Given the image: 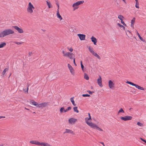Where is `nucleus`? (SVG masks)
Returning <instances> with one entry per match:
<instances>
[{
  "instance_id": "nucleus-1",
  "label": "nucleus",
  "mask_w": 146,
  "mask_h": 146,
  "mask_svg": "<svg viewBox=\"0 0 146 146\" xmlns=\"http://www.w3.org/2000/svg\"><path fill=\"white\" fill-rule=\"evenodd\" d=\"M14 33V31L11 29H6L0 33V37L3 38L8 35Z\"/></svg>"
},
{
  "instance_id": "nucleus-2",
  "label": "nucleus",
  "mask_w": 146,
  "mask_h": 146,
  "mask_svg": "<svg viewBox=\"0 0 146 146\" xmlns=\"http://www.w3.org/2000/svg\"><path fill=\"white\" fill-rule=\"evenodd\" d=\"M35 9L33 5L32 4L31 2H29V3L28 5L27 8V12L31 14L33 12V9Z\"/></svg>"
},
{
  "instance_id": "nucleus-3",
  "label": "nucleus",
  "mask_w": 146,
  "mask_h": 146,
  "mask_svg": "<svg viewBox=\"0 0 146 146\" xmlns=\"http://www.w3.org/2000/svg\"><path fill=\"white\" fill-rule=\"evenodd\" d=\"M84 3V1H78L74 3L72 5V7H74V10H75L76 9H77L78 7V5L81 4H83Z\"/></svg>"
},
{
  "instance_id": "nucleus-4",
  "label": "nucleus",
  "mask_w": 146,
  "mask_h": 146,
  "mask_svg": "<svg viewBox=\"0 0 146 146\" xmlns=\"http://www.w3.org/2000/svg\"><path fill=\"white\" fill-rule=\"evenodd\" d=\"M85 120L86 124L91 127L94 129L96 128L97 126L96 124L93 123L92 122H89L87 120V118H85Z\"/></svg>"
},
{
  "instance_id": "nucleus-5",
  "label": "nucleus",
  "mask_w": 146,
  "mask_h": 146,
  "mask_svg": "<svg viewBox=\"0 0 146 146\" xmlns=\"http://www.w3.org/2000/svg\"><path fill=\"white\" fill-rule=\"evenodd\" d=\"M126 83L129 84L131 85H132L133 86H135L136 88H137L138 89L141 90H144V88L141 87L139 85H138L137 84H134L133 83L131 82H129L128 81H127L126 82Z\"/></svg>"
},
{
  "instance_id": "nucleus-6",
  "label": "nucleus",
  "mask_w": 146,
  "mask_h": 146,
  "mask_svg": "<svg viewBox=\"0 0 146 146\" xmlns=\"http://www.w3.org/2000/svg\"><path fill=\"white\" fill-rule=\"evenodd\" d=\"M120 119L124 121H126L127 120H131L132 119V116H125L124 117H121Z\"/></svg>"
},
{
  "instance_id": "nucleus-7",
  "label": "nucleus",
  "mask_w": 146,
  "mask_h": 146,
  "mask_svg": "<svg viewBox=\"0 0 146 146\" xmlns=\"http://www.w3.org/2000/svg\"><path fill=\"white\" fill-rule=\"evenodd\" d=\"M13 27L14 28L15 30H17L19 33H23V29L19 28L18 27L16 26H13Z\"/></svg>"
},
{
  "instance_id": "nucleus-8",
  "label": "nucleus",
  "mask_w": 146,
  "mask_h": 146,
  "mask_svg": "<svg viewBox=\"0 0 146 146\" xmlns=\"http://www.w3.org/2000/svg\"><path fill=\"white\" fill-rule=\"evenodd\" d=\"M48 104V103L44 102L42 103L38 104L37 107L39 108H43L46 107Z\"/></svg>"
},
{
  "instance_id": "nucleus-9",
  "label": "nucleus",
  "mask_w": 146,
  "mask_h": 146,
  "mask_svg": "<svg viewBox=\"0 0 146 146\" xmlns=\"http://www.w3.org/2000/svg\"><path fill=\"white\" fill-rule=\"evenodd\" d=\"M77 119L73 118H71L68 119V122L69 124H74L77 121Z\"/></svg>"
},
{
  "instance_id": "nucleus-10",
  "label": "nucleus",
  "mask_w": 146,
  "mask_h": 146,
  "mask_svg": "<svg viewBox=\"0 0 146 146\" xmlns=\"http://www.w3.org/2000/svg\"><path fill=\"white\" fill-rule=\"evenodd\" d=\"M77 35L79 37L80 39L81 40H84L85 39L86 35H85L78 34Z\"/></svg>"
},
{
  "instance_id": "nucleus-11",
  "label": "nucleus",
  "mask_w": 146,
  "mask_h": 146,
  "mask_svg": "<svg viewBox=\"0 0 146 146\" xmlns=\"http://www.w3.org/2000/svg\"><path fill=\"white\" fill-rule=\"evenodd\" d=\"M97 82L98 85L101 87H102L103 86L102 84V80L101 77L100 76L99 78L97 80Z\"/></svg>"
},
{
  "instance_id": "nucleus-12",
  "label": "nucleus",
  "mask_w": 146,
  "mask_h": 146,
  "mask_svg": "<svg viewBox=\"0 0 146 146\" xmlns=\"http://www.w3.org/2000/svg\"><path fill=\"white\" fill-rule=\"evenodd\" d=\"M108 84L110 88L112 89L114 87V84L111 80L109 81Z\"/></svg>"
},
{
  "instance_id": "nucleus-13",
  "label": "nucleus",
  "mask_w": 146,
  "mask_h": 146,
  "mask_svg": "<svg viewBox=\"0 0 146 146\" xmlns=\"http://www.w3.org/2000/svg\"><path fill=\"white\" fill-rule=\"evenodd\" d=\"M30 143L32 144H35L38 146H39L40 144V142L36 140L31 141H30Z\"/></svg>"
},
{
  "instance_id": "nucleus-14",
  "label": "nucleus",
  "mask_w": 146,
  "mask_h": 146,
  "mask_svg": "<svg viewBox=\"0 0 146 146\" xmlns=\"http://www.w3.org/2000/svg\"><path fill=\"white\" fill-rule=\"evenodd\" d=\"M68 67L70 70V72L71 73V74H74V69L72 68V66L69 64H68Z\"/></svg>"
},
{
  "instance_id": "nucleus-15",
  "label": "nucleus",
  "mask_w": 146,
  "mask_h": 146,
  "mask_svg": "<svg viewBox=\"0 0 146 146\" xmlns=\"http://www.w3.org/2000/svg\"><path fill=\"white\" fill-rule=\"evenodd\" d=\"M91 39L92 42H93L94 44L95 45H96L97 40L96 38L93 36H92L91 38Z\"/></svg>"
},
{
  "instance_id": "nucleus-16",
  "label": "nucleus",
  "mask_w": 146,
  "mask_h": 146,
  "mask_svg": "<svg viewBox=\"0 0 146 146\" xmlns=\"http://www.w3.org/2000/svg\"><path fill=\"white\" fill-rule=\"evenodd\" d=\"M66 131L64 133V134L65 133H71L72 134H74V133L73 131L70 129H66Z\"/></svg>"
},
{
  "instance_id": "nucleus-17",
  "label": "nucleus",
  "mask_w": 146,
  "mask_h": 146,
  "mask_svg": "<svg viewBox=\"0 0 146 146\" xmlns=\"http://www.w3.org/2000/svg\"><path fill=\"white\" fill-rule=\"evenodd\" d=\"M56 15L57 16V17L58 18H59L60 20H61L62 19V17H61V16L60 14L59 11V10H57V11Z\"/></svg>"
},
{
  "instance_id": "nucleus-18",
  "label": "nucleus",
  "mask_w": 146,
  "mask_h": 146,
  "mask_svg": "<svg viewBox=\"0 0 146 146\" xmlns=\"http://www.w3.org/2000/svg\"><path fill=\"white\" fill-rule=\"evenodd\" d=\"M92 54L93 55L95 56H96V57H97V58L98 59H99V60L101 59V58L100 57V56L98 55L95 52Z\"/></svg>"
},
{
  "instance_id": "nucleus-19",
  "label": "nucleus",
  "mask_w": 146,
  "mask_h": 146,
  "mask_svg": "<svg viewBox=\"0 0 146 146\" xmlns=\"http://www.w3.org/2000/svg\"><path fill=\"white\" fill-rule=\"evenodd\" d=\"M126 35L128 36V37H132V35L131 33L128 30H127L126 33Z\"/></svg>"
},
{
  "instance_id": "nucleus-20",
  "label": "nucleus",
  "mask_w": 146,
  "mask_h": 146,
  "mask_svg": "<svg viewBox=\"0 0 146 146\" xmlns=\"http://www.w3.org/2000/svg\"><path fill=\"white\" fill-rule=\"evenodd\" d=\"M6 45V44L5 42H2L0 44V48H2L5 46Z\"/></svg>"
},
{
  "instance_id": "nucleus-21",
  "label": "nucleus",
  "mask_w": 146,
  "mask_h": 146,
  "mask_svg": "<svg viewBox=\"0 0 146 146\" xmlns=\"http://www.w3.org/2000/svg\"><path fill=\"white\" fill-rule=\"evenodd\" d=\"M30 104H32V105H34L37 107V105L38 104V103H37L36 102L34 101L33 102L30 101Z\"/></svg>"
},
{
  "instance_id": "nucleus-22",
  "label": "nucleus",
  "mask_w": 146,
  "mask_h": 146,
  "mask_svg": "<svg viewBox=\"0 0 146 146\" xmlns=\"http://www.w3.org/2000/svg\"><path fill=\"white\" fill-rule=\"evenodd\" d=\"M74 97L71 98H70V100L72 102V104L74 106H76V104H75V102L74 100Z\"/></svg>"
},
{
  "instance_id": "nucleus-23",
  "label": "nucleus",
  "mask_w": 146,
  "mask_h": 146,
  "mask_svg": "<svg viewBox=\"0 0 146 146\" xmlns=\"http://www.w3.org/2000/svg\"><path fill=\"white\" fill-rule=\"evenodd\" d=\"M46 2L47 3V4L48 5L49 8H50L52 7V6L51 5L50 3V2H49L48 1H46Z\"/></svg>"
},
{
  "instance_id": "nucleus-24",
  "label": "nucleus",
  "mask_w": 146,
  "mask_h": 146,
  "mask_svg": "<svg viewBox=\"0 0 146 146\" xmlns=\"http://www.w3.org/2000/svg\"><path fill=\"white\" fill-rule=\"evenodd\" d=\"M72 53L69 52H67L66 53V54H64V56L65 57H69L70 55L71 54H72Z\"/></svg>"
},
{
  "instance_id": "nucleus-25",
  "label": "nucleus",
  "mask_w": 146,
  "mask_h": 146,
  "mask_svg": "<svg viewBox=\"0 0 146 146\" xmlns=\"http://www.w3.org/2000/svg\"><path fill=\"white\" fill-rule=\"evenodd\" d=\"M136 1L135 7L137 8H139V4L138 0H135Z\"/></svg>"
},
{
  "instance_id": "nucleus-26",
  "label": "nucleus",
  "mask_w": 146,
  "mask_h": 146,
  "mask_svg": "<svg viewBox=\"0 0 146 146\" xmlns=\"http://www.w3.org/2000/svg\"><path fill=\"white\" fill-rule=\"evenodd\" d=\"M119 113H124V111L122 108H121L120 110H119V111L118 112V114Z\"/></svg>"
},
{
  "instance_id": "nucleus-27",
  "label": "nucleus",
  "mask_w": 146,
  "mask_h": 146,
  "mask_svg": "<svg viewBox=\"0 0 146 146\" xmlns=\"http://www.w3.org/2000/svg\"><path fill=\"white\" fill-rule=\"evenodd\" d=\"M88 49L89 50L90 52L92 54L94 52V51L93 50L92 48H91L90 46H89L88 48Z\"/></svg>"
},
{
  "instance_id": "nucleus-28",
  "label": "nucleus",
  "mask_w": 146,
  "mask_h": 146,
  "mask_svg": "<svg viewBox=\"0 0 146 146\" xmlns=\"http://www.w3.org/2000/svg\"><path fill=\"white\" fill-rule=\"evenodd\" d=\"M74 111L76 112L77 113L79 112V111L78 110L77 107H74L73 108Z\"/></svg>"
},
{
  "instance_id": "nucleus-29",
  "label": "nucleus",
  "mask_w": 146,
  "mask_h": 146,
  "mask_svg": "<svg viewBox=\"0 0 146 146\" xmlns=\"http://www.w3.org/2000/svg\"><path fill=\"white\" fill-rule=\"evenodd\" d=\"M8 68H5L3 72V74L4 75L5 74L6 72L7 71H8Z\"/></svg>"
},
{
  "instance_id": "nucleus-30",
  "label": "nucleus",
  "mask_w": 146,
  "mask_h": 146,
  "mask_svg": "<svg viewBox=\"0 0 146 146\" xmlns=\"http://www.w3.org/2000/svg\"><path fill=\"white\" fill-rule=\"evenodd\" d=\"M84 78L86 80H88L89 77L87 74L85 73L84 75Z\"/></svg>"
},
{
  "instance_id": "nucleus-31",
  "label": "nucleus",
  "mask_w": 146,
  "mask_h": 146,
  "mask_svg": "<svg viewBox=\"0 0 146 146\" xmlns=\"http://www.w3.org/2000/svg\"><path fill=\"white\" fill-rule=\"evenodd\" d=\"M135 17H133L132 20H131V24H134L135 22Z\"/></svg>"
},
{
  "instance_id": "nucleus-32",
  "label": "nucleus",
  "mask_w": 146,
  "mask_h": 146,
  "mask_svg": "<svg viewBox=\"0 0 146 146\" xmlns=\"http://www.w3.org/2000/svg\"><path fill=\"white\" fill-rule=\"evenodd\" d=\"M137 35H138V36H139V39L141 40V41H143V38L142 37H141V36H140V35L139 33L137 32Z\"/></svg>"
},
{
  "instance_id": "nucleus-33",
  "label": "nucleus",
  "mask_w": 146,
  "mask_h": 146,
  "mask_svg": "<svg viewBox=\"0 0 146 146\" xmlns=\"http://www.w3.org/2000/svg\"><path fill=\"white\" fill-rule=\"evenodd\" d=\"M117 25L118 26L122 28L124 30H125V28L123 25H121L119 23H118Z\"/></svg>"
},
{
  "instance_id": "nucleus-34",
  "label": "nucleus",
  "mask_w": 146,
  "mask_h": 146,
  "mask_svg": "<svg viewBox=\"0 0 146 146\" xmlns=\"http://www.w3.org/2000/svg\"><path fill=\"white\" fill-rule=\"evenodd\" d=\"M71 109V107L70 106L69 107L67 108L66 110H65L64 112H66L70 110Z\"/></svg>"
},
{
  "instance_id": "nucleus-35",
  "label": "nucleus",
  "mask_w": 146,
  "mask_h": 146,
  "mask_svg": "<svg viewBox=\"0 0 146 146\" xmlns=\"http://www.w3.org/2000/svg\"><path fill=\"white\" fill-rule=\"evenodd\" d=\"M46 143L45 142H40V145L39 146H46Z\"/></svg>"
},
{
  "instance_id": "nucleus-36",
  "label": "nucleus",
  "mask_w": 146,
  "mask_h": 146,
  "mask_svg": "<svg viewBox=\"0 0 146 146\" xmlns=\"http://www.w3.org/2000/svg\"><path fill=\"white\" fill-rule=\"evenodd\" d=\"M65 109L63 107L61 108L60 110V111L61 113H62L63 112H64Z\"/></svg>"
},
{
  "instance_id": "nucleus-37",
  "label": "nucleus",
  "mask_w": 146,
  "mask_h": 146,
  "mask_svg": "<svg viewBox=\"0 0 146 146\" xmlns=\"http://www.w3.org/2000/svg\"><path fill=\"white\" fill-rule=\"evenodd\" d=\"M118 18L121 21V20H123V19L124 18V17L122 15H119L118 16Z\"/></svg>"
},
{
  "instance_id": "nucleus-38",
  "label": "nucleus",
  "mask_w": 146,
  "mask_h": 146,
  "mask_svg": "<svg viewBox=\"0 0 146 146\" xmlns=\"http://www.w3.org/2000/svg\"><path fill=\"white\" fill-rule=\"evenodd\" d=\"M14 43H15L17 44H18V45L21 44L23 43V42H14Z\"/></svg>"
},
{
  "instance_id": "nucleus-39",
  "label": "nucleus",
  "mask_w": 146,
  "mask_h": 146,
  "mask_svg": "<svg viewBox=\"0 0 146 146\" xmlns=\"http://www.w3.org/2000/svg\"><path fill=\"white\" fill-rule=\"evenodd\" d=\"M80 63H81V68H82V70L84 71V66L82 64V61H81Z\"/></svg>"
},
{
  "instance_id": "nucleus-40",
  "label": "nucleus",
  "mask_w": 146,
  "mask_h": 146,
  "mask_svg": "<svg viewBox=\"0 0 146 146\" xmlns=\"http://www.w3.org/2000/svg\"><path fill=\"white\" fill-rule=\"evenodd\" d=\"M82 96L84 97H90V95L88 94H82Z\"/></svg>"
},
{
  "instance_id": "nucleus-41",
  "label": "nucleus",
  "mask_w": 146,
  "mask_h": 146,
  "mask_svg": "<svg viewBox=\"0 0 146 146\" xmlns=\"http://www.w3.org/2000/svg\"><path fill=\"white\" fill-rule=\"evenodd\" d=\"M137 125L140 126H143V124L139 122L137 123Z\"/></svg>"
},
{
  "instance_id": "nucleus-42",
  "label": "nucleus",
  "mask_w": 146,
  "mask_h": 146,
  "mask_svg": "<svg viewBox=\"0 0 146 146\" xmlns=\"http://www.w3.org/2000/svg\"><path fill=\"white\" fill-rule=\"evenodd\" d=\"M87 92L90 94H92L93 93H94V92H92L90 90H88Z\"/></svg>"
},
{
  "instance_id": "nucleus-43",
  "label": "nucleus",
  "mask_w": 146,
  "mask_h": 146,
  "mask_svg": "<svg viewBox=\"0 0 146 146\" xmlns=\"http://www.w3.org/2000/svg\"><path fill=\"white\" fill-rule=\"evenodd\" d=\"M96 129L98 130H99L100 131H103V130L102 129H101V128H100L99 127H98V126L97 127Z\"/></svg>"
},
{
  "instance_id": "nucleus-44",
  "label": "nucleus",
  "mask_w": 146,
  "mask_h": 146,
  "mask_svg": "<svg viewBox=\"0 0 146 146\" xmlns=\"http://www.w3.org/2000/svg\"><path fill=\"white\" fill-rule=\"evenodd\" d=\"M121 23L124 26H126V24L124 23L123 20H121Z\"/></svg>"
},
{
  "instance_id": "nucleus-45",
  "label": "nucleus",
  "mask_w": 146,
  "mask_h": 146,
  "mask_svg": "<svg viewBox=\"0 0 146 146\" xmlns=\"http://www.w3.org/2000/svg\"><path fill=\"white\" fill-rule=\"evenodd\" d=\"M68 49L69 50V51H70L71 52H72L73 51V49L72 48H71L69 49V48H68Z\"/></svg>"
},
{
  "instance_id": "nucleus-46",
  "label": "nucleus",
  "mask_w": 146,
  "mask_h": 146,
  "mask_svg": "<svg viewBox=\"0 0 146 146\" xmlns=\"http://www.w3.org/2000/svg\"><path fill=\"white\" fill-rule=\"evenodd\" d=\"M29 85H28L27 86V90H26V91H25V92H26L27 93H28V92L29 87Z\"/></svg>"
},
{
  "instance_id": "nucleus-47",
  "label": "nucleus",
  "mask_w": 146,
  "mask_h": 146,
  "mask_svg": "<svg viewBox=\"0 0 146 146\" xmlns=\"http://www.w3.org/2000/svg\"><path fill=\"white\" fill-rule=\"evenodd\" d=\"M62 53L63 54V56H65L64 54H66L64 50H63L62 51Z\"/></svg>"
},
{
  "instance_id": "nucleus-48",
  "label": "nucleus",
  "mask_w": 146,
  "mask_h": 146,
  "mask_svg": "<svg viewBox=\"0 0 146 146\" xmlns=\"http://www.w3.org/2000/svg\"><path fill=\"white\" fill-rule=\"evenodd\" d=\"M73 62L75 66H77L76 64L75 63V59L74 58L73 59Z\"/></svg>"
},
{
  "instance_id": "nucleus-49",
  "label": "nucleus",
  "mask_w": 146,
  "mask_h": 146,
  "mask_svg": "<svg viewBox=\"0 0 146 146\" xmlns=\"http://www.w3.org/2000/svg\"><path fill=\"white\" fill-rule=\"evenodd\" d=\"M72 55V54H71L68 57L70 58L71 59H72L73 58Z\"/></svg>"
},
{
  "instance_id": "nucleus-50",
  "label": "nucleus",
  "mask_w": 146,
  "mask_h": 146,
  "mask_svg": "<svg viewBox=\"0 0 146 146\" xmlns=\"http://www.w3.org/2000/svg\"><path fill=\"white\" fill-rule=\"evenodd\" d=\"M46 146H52L51 145H50V144H49L48 143H46Z\"/></svg>"
},
{
  "instance_id": "nucleus-51",
  "label": "nucleus",
  "mask_w": 146,
  "mask_h": 146,
  "mask_svg": "<svg viewBox=\"0 0 146 146\" xmlns=\"http://www.w3.org/2000/svg\"><path fill=\"white\" fill-rule=\"evenodd\" d=\"M141 140L142 141H143L145 142V143H146V141L143 139L142 138H141Z\"/></svg>"
},
{
  "instance_id": "nucleus-52",
  "label": "nucleus",
  "mask_w": 146,
  "mask_h": 146,
  "mask_svg": "<svg viewBox=\"0 0 146 146\" xmlns=\"http://www.w3.org/2000/svg\"><path fill=\"white\" fill-rule=\"evenodd\" d=\"M87 118V120L88 121V120H90L91 119V117H89V118Z\"/></svg>"
},
{
  "instance_id": "nucleus-53",
  "label": "nucleus",
  "mask_w": 146,
  "mask_h": 146,
  "mask_svg": "<svg viewBox=\"0 0 146 146\" xmlns=\"http://www.w3.org/2000/svg\"><path fill=\"white\" fill-rule=\"evenodd\" d=\"M32 54V52H29V56H30Z\"/></svg>"
},
{
  "instance_id": "nucleus-54",
  "label": "nucleus",
  "mask_w": 146,
  "mask_h": 146,
  "mask_svg": "<svg viewBox=\"0 0 146 146\" xmlns=\"http://www.w3.org/2000/svg\"><path fill=\"white\" fill-rule=\"evenodd\" d=\"M134 25L133 24H131V26L133 28H134Z\"/></svg>"
},
{
  "instance_id": "nucleus-55",
  "label": "nucleus",
  "mask_w": 146,
  "mask_h": 146,
  "mask_svg": "<svg viewBox=\"0 0 146 146\" xmlns=\"http://www.w3.org/2000/svg\"><path fill=\"white\" fill-rule=\"evenodd\" d=\"M57 5V6H58V9H57V10H59V5L58 4V3H56Z\"/></svg>"
},
{
  "instance_id": "nucleus-56",
  "label": "nucleus",
  "mask_w": 146,
  "mask_h": 146,
  "mask_svg": "<svg viewBox=\"0 0 146 146\" xmlns=\"http://www.w3.org/2000/svg\"><path fill=\"white\" fill-rule=\"evenodd\" d=\"M100 143H101V144H102L103 146H105V145L104 143L103 142H100Z\"/></svg>"
},
{
  "instance_id": "nucleus-57",
  "label": "nucleus",
  "mask_w": 146,
  "mask_h": 146,
  "mask_svg": "<svg viewBox=\"0 0 146 146\" xmlns=\"http://www.w3.org/2000/svg\"><path fill=\"white\" fill-rule=\"evenodd\" d=\"M5 118V116H0V119H1L2 118Z\"/></svg>"
},
{
  "instance_id": "nucleus-58",
  "label": "nucleus",
  "mask_w": 146,
  "mask_h": 146,
  "mask_svg": "<svg viewBox=\"0 0 146 146\" xmlns=\"http://www.w3.org/2000/svg\"><path fill=\"white\" fill-rule=\"evenodd\" d=\"M123 1V2L125 4H126V2L125 1L126 0H122Z\"/></svg>"
},
{
  "instance_id": "nucleus-59",
  "label": "nucleus",
  "mask_w": 146,
  "mask_h": 146,
  "mask_svg": "<svg viewBox=\"0 0 146 146\" xmlns=\"http://www.w3.org/2000/svg\"><path fill=\"white\" fill-rule=\"evenodd\" d=\"M89 117H91L90 113H88Z\"/></svg>"
},
{
  "instance_id": "nucleus-60",
  "label": "nucleus",
  "mask_w": 146,
  "mask_h": 146,
  "mask_svg": "<svg viewBox=\"0 0 146 146\" xmlns=\"http://www.w3.org/2000/svg\"><path fill=\"white\" fill-rule=\"evenodd\" d=\"M132 110H133V108H130L129 109V110H130V111H132Z\"/></svg>"
},
{
  "instance_id": "nucleus-61",
  "label": "nucleus",
  "mask_w": 146,
  "mask_h": 146,
  "mask_svg": "<svg viewBox=\"0 0 146 146\" xmlns=\"http://www.w3.org/2000/svg\"><path fill=\"white\" fill-rule=\"evenodd\" d=\"M42 30L43 31H45V30H42Z\"/></svg>"
},
{
  "instance_id": "nucleus-62",
  "label": "nucleus",
  "mask_w": 146,
  "mask_h": 146,
  "mask_svg": "<svg viewBox=\"0 0 146 146\" xmlns=\"http://www.w3.org/2000/svg\"><path fill=\"white\" fill-rule=\"evenodd\" d=\"M25 109L26 110H29V109H27V108H25Z\"/></svg>"
},
{
  "instance_id": "nucleus-63",
  "label": "nucleus",
  "mask_w": 146,
  "mask_h": 146,
  "mask_svg": "<svg viewBox=\"0 0 146 146\" xmlns=\"http://www.w3.org/2000/svg\"><path fill=\"white\" fill-rule=\"evenodd\" d=\"M3 145H0V146H3Z\"/></svg>"
},
{
  "instance_id": "nucleus-64",
  "label": "nucleus",
  "mask_w": 146,
  "mask_h": 146,
  "mask_svg": "<svg viewBox=\"0 0 146 146\" xmlns=\"http://www.w3.org/2000/svg\"><path fill=\"white\" fill-rule=\"evenodd\" d=\"M91 89H92L93 88V87L92 86L91 87Z\"/></svg>"
}]
</instances>
